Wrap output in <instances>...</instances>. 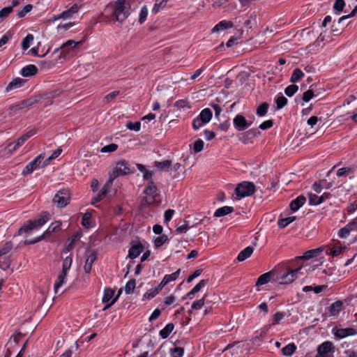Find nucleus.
I'll use <instances>...</instances> for the list:
<instances>
[{
    "instance_id": "1",
    "label": "nucleus",
    "mask_w": 357,
    "mask_h": 357,
    "mask_svg": "<svg viewBox=\"0 0 357 357\" xmlns=\"http://www.w3.org/2000/svg\"><path fill=\"white\" fill-rule=\"evenodd\" d=\"M130 6L126 0H116L107 6L109 13V21L112 23L122 24L130 15Z\"/></svg>"
},
{
    "instance_id": "2",
    "label": "nucleus",
    "mask_w": 357,
    "mask_h": 357,
    "mask_svg": "<svg viewBox=\"0 0 357 357\" xmlns=\"http://www.w3.org/2000/svg\"><path fill=\"white\" fill-rule=\"evenodd\" d=\"M50 220V214L43 212L40 217L34 220L28 221L26 225L19 229V234H29L33 229H38Z\"/></svg>"
},
{
    "instance_id": "3",
    "label": "nucleus",
    "mask_w": 357,
    "mask_h": 357,
    "mask_svg": "<svg viewBox=\"0 0 357 357\" xmlns=\"http://www.w3.org/2000/svg\"><path fill=\"white\" fill-rule=\"evenodd\" d=\"M130 172V164L125 160H121L118 162L112 170L109 172V176L114 180L116 178L126 175Z\"/></svg>"
},
{
    "instance_id": "4",
    "label": "nucleus",
    "mask_w": 357,
    "mask_h": 357,
    "mask_svg": "<svg viewBox=\"0 0 357 357\" xmlns=\"http://www.w3.org/2000/svg\"><path fill=\"white\" fill-rule=\"evenodd\" d=\"M255 191V186L251 182L244 181L239 183L236 188L238 199L252 195Z\"/></svg>"
},
{
    "instance_id": "5",
    "label": "nucleus",
    "mask_w": 357,
    "mask_h": 357,
    "mask_svg": "<svg viewBox=\"0 0 357 357\" xmlns=\"http://www.w3.org/2000/svg\"><path fill=\"white\" fill-rule=\"evenodd\" d=\"M44 158L45 153L40 154L33 161L26 165L23 174H30L35 169L45 167L47 164L45 160L43 161Z\"/></svg>"
},
{
    "instance_id": "6",
    "label": "nucleus",
    "mask_w": 357,
    "mask_h": 357,
    "mask_svg": "<svg viewBox=\"0 0 357 357\" xmlns=\"http://www.w3.org/2000/svg\"><path fill=\"white\" fill-rule=\"evenodd\" d=\"M335 347L333 343L328 341L323 342L317 349L316 357H334Z\"/></svg>"
},
{
    "instance_id": "7",
    "label": "nucleus",
    "mask_w": 357,
    "mask_h": 357,
    "mask_svg": "<svg viewBox=\"0 0 357 357\" xmlns=\"http://www.w3.org/2000/svg\"><path fill=\"white\" fill-rule=\"evenodd\" d=\"M70 193L67 190H59L54 197L53 202L56 204L57 207H65L69 202Z\"/></svg>"
},
{
    "instance_id": "8",
    "label": "nucleus",
    "mask_w": 357,
    "mask_h": 357,
    "mask_svg": "<svg viewBox=\"0 0 357 357\" xmlns=\"http://www.w3.org/2000/svg\"><path fill=\"white\" fill-rule=\"evenodd\" d=\"M61 226V222L60 221H56L54 222H52L49 226L47 229L45 230L40 236L36 238L34 240L26 241L25 243L26 244H33V243H37V242L41 241L42 239L45 238L47 235L50 234L51 233H53V232L60 230Z\"/></svg>"
},
{
    "instance_id": "9",
    "label": "nucleus",
    "mask_w": 357,
    "mask_h": 357,
    "mask_svg": "<svg viewBox=\"0 0 357 357\" xmlns=\"http://www.w3.org/2000/svg\"><path fill=\"white\" fill-rule=\"evenodd\" d=\"M82 5L74 3L70 8L62 12L59 15L54 17V20H58L60 19L68 20L73 17V16L78 13L81 9Z\"/></svg>"
},
{
    "instance_id": "10",
    "label": "nucleus",
    "mask_w": 357,
    "mask_h": 357,
    "mask_svg": "<svg viewBox=\"0 0 357 357\" xmlns=\"http://www.w3.org/2000/svg\"><path fill=\"white\" fill-rule=\"evenodd\" d=\"M81 43V41L76 42L73 40H67L61 46L60 48L56 49L54 53H57L59 50H61V54L62 55V56H65L67 54L70 52V51L73 50Z\"/></svg>"
},
{
    "instance_id": "11",
    "label": "nucleus",
    "mask_w": 357,
    "mask_h": 357,
    "mask_svg": "<svg viewBox=\"0 0 357 357\" xmlns=\"http://www.w3.org/2000/svg\"><path fill=\"white\" fill-rule=\"evenodd\" d=\"M35 134V131L30 130L27 133L22 135L14 144H10L8 146V151L12 153L15 151L19 146H21L31 136Z\"/></svg>"
},
{
    "instance_id": "12",
    "label": "nucleus",
    "mask_w": 357,
    "mask_h": 357,
    "mask_svg": "<svg viewBox=\"0 0 357 357\" xmlns=\"http://www.w3.org/2000/svg\"><path fill=\"white\" fill-rule=\"evenodd\" d=\"M144 193L147 195L146 201L148 204H152L154 202V197L157 195V188L153 181H149L144 190Z\"/></svg>"
},
{
    "instance_id": "13",
    "label": "nucleus",
    "mask_w": 357,
    "mask_h": 357,
    "mask_svg": "<svg viewBox=\"0 0 357 357\" xmlns=\"http://www.w3.org/2000/svg\"><path fill=\"white\" fill-rule=\"evenodd\" d=\"M86 261L84 266V271L86 273H90L93 262L96 260V253L94 250H88L86 252Z\"/></svg>"
},
{
    "instance_id": "14",
    "label": "nucleus",
    "mask_w": 357,
    "mask_h": 357,
    "mask_svg": "<svg viewBox=\"0 0 357 357\" xmlns=\"http://www.w3.org/2000/svg\"><path fill=\"white\" fill-rule=\"evenodd\" d=\"M301 268H298L294 270L289 271L287 273L281 277V284H289L294 282L297 278L301 271Z\"/></svg>"
},
{
    "instance_id": "15",
    "label": "nucleus",
    "mask_w": 357,
    "mask_h": 357,
    "mask_svg": "<svg viewBox=\"0 0 357 357\" xmlns=\"http://www.w3.org/2000/svg\"><path fill=\"white\" fill-rule=\"evenodd\" d=\"M335 336L338 338H344L357 333V330L354 328H337L333 331Z\"/></svg>"
},
{
    "instance_id": "16",
    "label": "nucleus",
    "mask_w": 357,
    "mask_h": 357,
    "mask_svg": "<svg viewBox=\"0 0 357 357\" xmlns=\"http://www.w3.org/2000/svg\"><path fill=\"white\" fill-rule=\"evenodd\" d=\"M144 250V247L139 242H132V246L128 252V257L130 259L137 258Z\"/></svg>"
},
{
    "instance_id": "17",
    "label": "nucleus",
    "mask_w": 357,
    "mask_h": 357,
    "mask_svg": "<svg viewBox=\"0 0 357 357\" xmlns=\"http://www.w3.org/2000/svg\"><path fill=\"white\" fill-rule=\"evenodd\" d=\"M234 125L238 130H244L249 127V124L247 123L246 119L242 115H237L234 119Z\"/></svg>"
},
{
    "instance_id": "18",
    "label": "nucleus",
    "mask_w": 357,
    "mask_h": 357,
    "mask_svg": "<svg viewBox=\"0 0 357 357\" xmlns=\"http://www.w3.org/2000/svg\"><path fill=\"white\" fill-rule=\"evenodd\" d=\"M343 303L337 301L332 303L328 308V313L330 316L336 317L342 310Z\"/></svg>"
},
{
    "instance_id": "19",
    "label": "nucleus",
    "mask_w": 357,
    "mask_h": 357,
    "mask_svg": "<svg viewBox=\"0 0 357 357\" xmlns=\"http://www.w3.org/2000/svg\"><path fill=\"white\" fill-rule=\"evenodd\" d=\"M25 83V80L22 78H15L10 82L7 86L6 90L7 91H11L22 87Z\"/></svg>"
},
{
    "instance_id": "20",
    "label": "nucleus",
    "mask_w": 357,
    "mask_h": 357,
    "mask_svg": "<svg viewBox=\"0 0 357 357\" xmlns=\"http://www.w3.org/2000/svg\"><path fill=\"white\" fill-rule=\"evenodd\" d=\"M233 26V22L231 21L222 20L217 24L211 30L212 33L219 32Z\"/></svg>"
},
{
    "instance_id": "21",
    "label": "nucleus",
    "mask_w": 357,
    "mask_h": 357,
    "mask_svg": "<svg viewBox=\"0 0 357 357\" xmlns=\"http://www.w3.org/2000/svg\"><path fill=\"white\" fill-rule=\"evenodd\" d=\"M180 271L181 270L178 269V271L172 274L165 275L162 280L160 283V287H164L169 282L176 280L180 274Z\"/></svg>"
},
{
    "instance_id": "22",
    "label": "nucleus",
    "mask_w": 357,
    "mask_h": 357,
    "mask_svg": "<svg viewBox=\"0 0 357 357\" xmlns=\"http://www.w3.org/2000/svg\"><path fill=\"white\" fill-rule=\"evenodd\" d=\"M305 198L303 196H299L296 199L293 200L290 203V208L293 211H296L298 210L305 202Z\"/></svg>"
},
{
    "instance_id": "23",
    "label": "nucleus",
    "mask_w": 357,
    "mask_h": 357,
    "mask_svg": "<svg viewBox=\"0 0 357 357\" xmlns=\"http://www.w3.org/2000/svg\"><path fill=\"white\" fill-rule=\"evenodd\" d=\"M66 276H67V273H60L57 277V279L54 283V292L55 294H58L59 292V289H60V287H62V285L66 283Z\"/></svg>"
},
{
    "instance_id": "24",
    "label": "nucleus",
    "mask_w": 357,
    "mask_h": 357,
    "mask_svg": "<svg viewBox=\"0 0 357 357\" xmlns=\"http://www.w3.org/2000/svg\"><path fill=\"white\" fill-rule=\"evenodd\" d=\"M253 253V249L250 246H248L243 249L241 252L238 254L237 257V259L239 261H243L248 257L251 256V255Z\"/></svg>"
},
{
    "instance_id": "25",
    "label": "nucleus",
    "mask_w": 357,
    "mask_h": 357,
    "mask_svg": "<svg viewBox=\"0 0 357 357\" xmlns=\"http://www.w3.org/2000/svg\"><path fill=\"white\" fill-rule=\"evenodd\" d=\"M37 73V68L34 65H28L24 67L21 70V74L24 77H29L35 75Z\"/></svg>"
},
{
    "instance_id": "26",
    "label": "nucleus",
    "mask_w": 357,
    "mask_h": 357,
    "mask_svg": "<svg viewBox=\"0 0 357 357\" xmlns=\"http://www.w3.org/2000/svg\"><path fill=\"white\" fill-rule=\"evenodd\" d=\"M198 117L201 119L202 121H204V123H208L212 118V112L210 109L206 108L200 112Z\"/></svg>"
},
{
    "instance_id": "27",
    "label": "nucleus",
    "mask_w": 357,
    "mask_h": 357,
    "mask_svg": "<svg viewBox=\"0 0 357 357\" xmlns=\"http://www.w3.org/2000/svg\"><path fill=\"white\" fill-rule=\"evenodd\" d=\"M233 211H234L233 207L225 206L218 208L215 211L214 215L215 217L224 216L225 215L231 213V212H233Z\"/></svg>"
},
{
    "instance_id": "28",
    "label": "nucleus",
    "mask_w": 357,
    "mask_h": 357,
    "mask_svg": "<svg viewBox=\"0 0 357 357\" xmlns=\"http://www.w3.org/2000/svg\"><path fill=\"white\" fill-rule=\"evenodd\" d=\"M163 287H160V284H159L158 286L157 287H155V288H152V289H149L144 294V298L145 299H148V300H150L151 298H153V297H155L159 292L162 289Z\"/></svg>"
},
{
    "instance_id": "29",
    "label": "nucleus",
    "mask_w": 357,
    "mask_h": 357,
    "mask_svg": "<svg viewBox=\"0 0 357 357\" xmlns=\"http://www.w3.org/2000/svg\"><path fill=\"white\" fill-rule=\"evenodd\" d=\"M154 164L160 170L168 171L171 167V160H165L161 162L155 161Z\"/></svg>"
},
{
    "instance_id": "30",
    "label": "nucleus",
    "mask_w": 357,
    "mask_h": 357,
    "mask_svg": "<svg viewBox=\"0 0 357 357\" xmlns=\"http://www.w3.org/2000/svg\"><path fill=\"white\" fill-rule=\"evenodd\" d=\"M174 326L173 324H168L160 331V335L162 338H167L172 332Z\"/></svg>"
},
{
    "instance_id": "31",
    "label": "nucleus",
    "mask_w": 357,
    "mask_h": 357,
    "mask_svg": "<svg viewBox=\"0 0 357 357\" xmlns=\"http://www.w3.org/2000/svg\"><path fill=\"white\" fill-rule=\"evenodd\" d=\"M271 278V273H270V272L266 273L261 275L258 278V280L256 282V285L260 286V285H263V284L268 283L270 281Z\"/></svg>"
},
{
    "instance_id": "32",
    "label": "nucleus",
    "mask_w": 357,
    "mask_h": 357,
    "mask_svg": "<svg viewBox=\"0 0 357 357\" xmlns=\"http://www.w3.org/2000/svg\"><path fill=\"white\" fill-rule=\"evenodd\" d=\"M304 76V73L299 68H296L291 75L290 81L293 83L298 82Z\"/></svg>"
},
{
    "instance_id": "33",
    "label": "nucleus",
    "mask_w": 357,
    "mask_h": 357,
    "mask_svg": "<svg viewBox=\"0 0 357 357\" xmlns=\"http://www.w3.org/2000/svg\"><path fill=\"white\" fill-rule=\"evenodd\" d=\"M82 225L86 229H89L93 227V224L91 220V214L89 213H85L83 215Z\"/></svg>"
},
{
    "instance_id": "34",
    "label": "nucleus",
    "mask_w": 357,
    "mask_h": 357,
    "mask_svg": "<svg viewBox=\"0 0 357 357\" xmlns=\"http://www.w3.org/2000/svg\"><path fill=\"white\" fill-rule=\"evenodd\" d=\"M114 295V291L112 289L107 288L105 289L103 297H102V302L104 303H109L112 298H113Z\"/></svg>"
},
{
    "instance_id": "35",
    "label": "nucleus",
    "mask_w": 357,
    "mask_h": 357,
    "mask_svg": "<svg viewBox=\"0 0 357 357\" xmlns=\"http://www.w3.org/2000/svg\"><path fill=\"white\" fill-rule=\"evenodd\" d=\"M34 40V37L32 34H28L22 40V47L24 50H27L32 42Z\"/></svg>"
},
{
    "instance_id": "36",
    "label": "nucleus",
    "mask_w": 357,
    "mask_h": 357,
    "mask_svg": "<svg viewBox=\"0 0 357 357\" xmlns=\"http://www.w3.org/2000/svg\"><path fill=\"white\" fill-rule=\"evenodd\" d=\"M73 262L72 257L68 256L66 257L63 261L62 271L63 273H67L70 270Z\"/></svg>"
},
{
    "instance_id": "37",
    "label": "nucleus",
    "mask_w": 357,
    "mask_h": 357,
    "mask_svg": "<svg viewBox=\"0 0 357 357\" xmlns=\"http://www.w3.org/2000/svg\"><path fill=\"white\" fill-rule=\"evenodd\" d=\"M296 220V216H290L284 218H282L278 221V225L281 228H284L289 224L294 222Z\"/></svg>"
},
{
    "instance_id": "38",
    "label": "nucleus",
    "mask_w": 357,
    "mask_h": 357,
    "mask_svg": "<svg viewBox=\"0 0 357 357\" xmlns=\"http://www.w3.org/2000/svg\"><path fill=\"white\" fill-rule=\"evenodd\" d=\"M296 349V347L294 344H289L282 349V354L285 356H291L294 353Z\"/></svg>"
},
{
    "instance_id": "39",
    "label": "nucleus",
    "mask_w": 357,
    "mask_h": 357,
    "mask_svg": "<svg viewBox=\"0 0 357 357\" xmlns=\"http://www.w3.org/2000/svg\"><path fill=\"white\" fill-rule=\"evenodd\" d=\"M321 252L320 249H314L307 251L302 257H299V259H310L317 255Z\"/></svg>"
},
{
    "instance_id": "40",
    "label": "nucleus",
    "mask_w": 357,
    "mask_h": 357,
    "mask_svg": "<svg viewBox=\"0 0 357 357\" xmlns=\"http://www.w3.org/2000/svg\"><path fill=\"white\" fill-rule=\"evenodd\" d=\"M321 198L316 194L310 193L309 195V202L311 205H318L322 203Z\"/></svg>"
},
{
    "instance_id": "41",
    "label": "nucleus",
    "mask_w": 357,
    "mask_h": 357,
    "mask_svg": "<svg viewBox=\"0 0 357 357\" xmlns=\"http://www.w3.org/2000/svg\"><path fill=\"white\" fill-rule=\"evenodd\" d=\"M137 167L140 172L144 173L143 178L144 179H149L151 178L153 175L152 172L147 170L143 165L137 164Z\"/></svg>"
},
{
    "instance_id": "42",
    "label": "nucleus",
    "mask_w": 357,
    "mask_h": 357,
    "mask_svg": "<svg viewBox=\"0 0 357 357\" xmlns=\"http://www.w3.org/2000/svg\"><path fill=\"white\" fill-rule=\"evenodd\" d=\"M118 149V145L116 144H110L109 145L105 146L102 147L100 150L101 153H112L116 151Z\"/></svg>"
},
{
    "instance_id": "43",
    "label": "nucleus",
    "mask_w": 357,
    "mask_h": 357,
    "mask_svg": "<svg viewBox=\"0 0 357 357\" xmlns=\"http://www.w3.org/2000/svg\"><path fill=\"white\" fill-rule=\"evenodd\" d=\"M285 317V313L282 312H276L273 317V325L278 324Z\"/></svg>"
},
{
    "instance_id": "44",
    "label": "nucleus",
    "mask_w": 357,
    "mask_h": 357,
    "mask_svg": "<svg viewBox=\"0 0 357 357\" xmlns=\"http://www.w3.org/2000/svg\"><path fill=\"white\" fill-rule=\"evenodd\" d=\"M298 90V86L295 84H291L289 86H287L285 90L284 93L287 96L291 97Z\"/></svg>"
},
{
    "instance_id": "45",
    "label": "nucleus",
    "mask_w": 357,
    "mask_h": 357,
    "mask_svg": "<svg viewBox=\"0 0 357 357\" xmlns=\"http://www.w3.org/2000/svg\"><path fill=\"white\" fill-rule=\"evenodd\" d=\"M135 288V280H129L126 284L125 291L128 294H131L133 292Z\"/></svg>"
},
{
    "instance_id": "46",
    "label": "nucleus",
    "mask_w": 357,
    "mask_h": 357,
    "mask_svg": "<svg viewBox=\"0 0 357 357\" xmlns=\"http://www.w3.org/2000/svg\"><path fill=\"white\" fill-rule=\"evenodd\" d=\"M268 108V105L267 103L264 102L258 107V108L257 109V114L259 116H263L267 113Z\"/></svg>"
},
{
    "instance_id": "47",
    "label": "nucleus",
    "mask_w": 357,
    "mask_h": 357,
    "mask_svg": "<svg viewBox=\"0 0 357 357\" xmlns=\"http://www.w3.org/2000/svg\"><path fill=\"white\" fill-rule=\"evenodd\" d=\"M167 241V236L166 235H162L157 238H155L153 241L155 246L158 248L162 245Z\"/></svg>"
},
{
    "instance_id": "48",
    "label": "nucleus",
    "mask_w": 357,
    "mask_h": 357,
    "mask_svg": "<svg viewBox=\"0 0 357 357\" xmlns=\"http://www.w3.org/2000/svg\"><path fill=\"white\" fill-rule=\"evenodd\" d=\"M345 6V2L344 0H336L334 3L333 8L337 12V14H340V12L343 10V8Z\"/></svg>"
},
{
    "instance_id": "49",
    "label": "nucleus",
    "mask_w": 357,
    "mask_h": 357,
    "mask_svg": "<svg viewBox=\"0 0 357 357\" xmlns=\"http://www.w3.org/2000/svg\"><path fill=\"white\" fill-rule=\"evenodd\" d=\"M13 245L10 242L6 243L4 246L0 248V258L8 254L12 249Z\"/></svg>"
},
{
    "instance_id": "50",
    "label": "nucleus",
    "mask_w": 357,
    "mask_h": 357,
    "mask_svg": "<svg viewBox=\"0 0 357 357\" xmlns=\"http://www.w3.org/2000/svg\"><path fill=\"white\" fill-rule=\"evenodd\" d=\"M126 128L130 130L139 131L141 128V123L139 121L135 123L128 122L126 123Z\"/></svg>"
},
{
    "instance_id": "51",
    "label": "nucleus",
    "mask_w": 357,
    "mask_h": 357,
    "mask_svg": "<svg viewBox=\"0 0 357 357\" xmlns=\"http://www.w3.org/2000/svg\"><path fill=\"white\" fill-rule=\"evenodd\" d=\"M10 261L8 257L4 258H0V268L3 270H6L9 268Z\"/></svg>"
},
{
    "instance_id": "52",
    "label": "nucleus",
    "mask_w": 357,
    "mask_h": 357,
    "mask_svg": "<svg viewBox=\"0 0 357 357\" xmlns=\"http://www.w3.org/2000/svg\"><path fill=\"white\" fill-rule=\"evenodd\" d=\"M287 99L283 96H279L276 99L277 108L278 109L282 108L284 105H287Z\"/></svg>"
},
{
    "instance_id": "53",
    "label": "nucleus",
    "mask_w": 357,
    "mask_h": 357,
    "mask_svg": "<svg viewBox=\"0 0 357 357\" xmlns=\"http://www.w3.org/2000/svg\"><path fill=\"white\" fill-rule=\"evenodd\" d=\"M148 15V9L146 6L142 8L139 15V22L142 24L146 19Z\"/></svg>"
},
{
    "instance_id": "54",
    "label": "nucleus",
    "mask_w": 357,
    "mask_h": 357,
    "mask_svg": "<svg viewBox=\"0 0 357 357\" xmlns=\"http://www.w3.org/2000/svg\"><path fill=\"white\" fill-rule=\"evenodd\" d=\"M205 298H206V296H204L202 298H201L197 301H195L192 304V306H191L192 309H194V310L201 309L204 305Z\"/></svg>"
},
{
    "instance_id": "55",
    "label": "nucleus",
    "mask_w": 357,
    "mask_h": 357,
    "mask_svg": "<svg viewBox=\"0 0 357 357\" xmlns=\"http://www.w3.org/2000/svg\"><path fill=\"white\" fill-rule=\"evenodd\" d=\"M314 97V92L312 90L309 89L303 93L302 100L307 102H309Z\"/></svg>"
},
{
    "instance_id": "56",
    "label": "nucleus",
    "mask_w": 357,
    "mask_h": 357,
    "mask_svg": "<svg viewBox=\"0 0 357 357\" xmlns=\"http://www.w3.org/2000/svg\"><path fill=\"white\" fill-rule=\"evenodd\" d=\"M167 1L165 0H162L159 2L156 1L155 3L152 12L153 13H158L161 8H164L166 5Z\"/></svg>"
},
{
    "instance_id": "57",
    "label": "nucleus",
    "mask_w": 357,
    "mask_h": 357,
    "mask_svg": "<svg viewBox=\"0 0 357 357\" xmlns=\"http://www.w3.org/2000/svg\"><path fill=\"white\" fill-rule=\"evenodd\" d=\"M351 232V229L348 228V227L346 225L344 227L340 229L338 232L339 237L344 238H347Z\"/></svg>"
},
{
    "instance_id": "58",
    "label": "nucleus",
    "mask_w": 357,
    "mask_h": 357,
    "mask_svg": "<svg viewBox=\"0 0 357 357\" xmlns=\"http://www.w3.org/2000/svg\"><path fill=\"white\" fill-rule=\"evenodd\" d=\"M206 123H204V121H202V119H199L198 116L193 120L192 122V128L195 130H198L202 126H204Z\"/></svg>"
},
{
    "instance_id": "59",
    "label": "nucleus",
    "mask_w": 357,
    "mask_h": 357,
    "mask_svg": "<svg viewBox=\"0 0 357 357\" xmlns=\"http://www.w3.org/2000/svg\"><path fill=\"white\" fill-rule=\"evenodd\" d=\"M12 11H13L12 6H8V7L3 8V9H1L0 10V17L1 18L7 17Z\"/></svg>"
},
{
    "instance_id": "60",
    "label": "nucleus",
    "mask_w": 357,
    "mask_h": 357,
    "mask_svg": "<svg viewBox=\"0 0 357 357\" xmlns=\"http://www.w3.org/2000/svg\"><path fill=\"white\" fill-rule=\"evenodd\" d=\"M62 152L61 149H57L55 150L50 156H49L45 160L47 165L50 162V161L53 159L56 158Z\"/></svg>"
},
{
    "instance_id": "61",
    "label": "nucleus",
    "mask_w": 357,
    "mask_h": 357,
    "mask_svg": "<svg viewBox=\"0 0 357 357\" xmlns=\"http://www.w3.org/2000/svg\"><path fill=\"white\" fill-rule=\"evenodd\" d=\"M204 148V142L202 139L197 140L194 144V151L195 153L200 152L203 150Z\"/></svg>"
},
{
    "instance_id": "62",
    "label": "nucleus",
    "mask_w": 357,
    "mask_h": 357,
    "mask_svg": "<svg viewBox=\"0 0 357 357\" xmlns=\"http://www.w3.org/2000/svg\"><path fill=\"white\" fill-rule=\"evenodd\" d=\"M184 350L181 347H176L171 353L172 357H183Z\"/></svg>"
},
{
    "instance_id": "63",
    "label": "nucleus",
    "mask_w": 357,
    "mask_h": 357,
    "mask_svg": "<svg viewBox=\"0 0 357 357\" xmlns=\"http://www.w3.org/2000/svg\"><path fill=\"white\" fill-rule=\"evenodd\" d=\"M74 24H75L73 22H68V23H65V24H60L57 26V30H58V31H62V30L67 31L69 29H70L71 27H73L74 26Z\"/></svg>"
},
{
    "instance_id": "64",
    "label": "nucleus",
    "mask_w": 357,
    "mask_h": 357,
    "mask_svg": "<svg viewBox=\"0 0 357 357\" xmlns=\"http://www.w3.org/2000/svg\"><path fill=\"white\" fill-rule=\"evenodd\" d=\"M347 226L348 228L351 229V232L353 231H357V217L349 222Z\"/></svg>"
}]
</instances>
